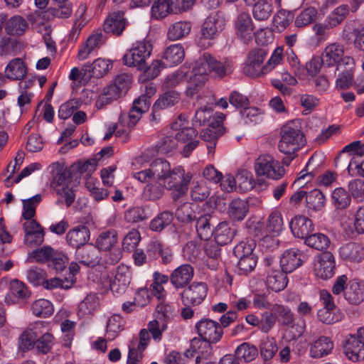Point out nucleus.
Instances as JSON below:
<instances>
[{
  "label": "nucleus",
  "instance_id": "f257e3e1",
  "mask_svg": "<svg viewBox=\"0 0 364 364\" xmlns=\"http://www.w3.org/2000/svg\"><path fill=\"white\" fill-rule=\"evenodd\" d=\"M280 135L278 148L286 155L294 154L306 144V139L299 120H291L283 125Z\"/></svg>",
  "mask_w": 364,
  "mask_h": 364
},
{
  "label": "nucleus",
  "instance_id": "f03ea898",
  "mask_svg": "<svg viewBox=\"0 0 364 364\" xmlns=\"http://www.w3.org/2000/svg\"><path fill=\"white\" fill-rule=\"evenodd\" d=\"M152 51V46L147 41H138L134 43L123 55V63L129 67L136 68L142 71L146 67V61Z\"/></svg>",
  "mask_w": 364,
  "mask_h": 364
},
{
  "label": "nucleus",
  "instance_id": "7ed1b4c3",
  "mask_svg": "<svg viewBox=\"0 0 364 364\" xmlns=\"http://www.w3.org/2000/svg\"><path fill=\"white\" fill-rule=\"evenodd\" d=\"M191 178L190 173H186L182 167H176L171 168V173L164 177L162 183L166 189L173 191L172 198L176 200L187 192Z\"/></svg>",
  "mask_w": 364,
  "mask_h": 364
},
{
  "label": "nucleus",
  "instance_id": "20e7f679",
  "mask_svg": "<svg viewBox=\"0 0 364 364\" xmlns=\"http://www.w3.org/2000/svg\"><path fill=\"white\" fill-rule=\"evenodd\" d=\"M193 72L206 76L208 73L215 77H223L228 74L229 64L218 61L209 53H204L196 61L192 69Z\"/></svg>",
  "mask_w": 364,
  "mask_h": 364
},
{
  "label": "nucleus",
  "instance_id": "39448f33",
  "mask_svg": "<svg viewBox=\"0 0 364 364\" xmlns=\"http://www.w3.org/2000/svg\"><path fill=\"white\" fill-rule=\"evenodd\" d=\"M196 329L203 344L208 348L210 344L216 343L221 340L223 330L219 323L210 318H202L196 323Z\"/></svg>",
  "mask_w": 364,
  "mask_h": 364
},
{
  "label": "nucleus",
  "instance_id": "423d86ee",
  "mask_svg": "<svg viewBox=\"0 0 364 364\" xmlns=\"http://www.w3.org/2000/svg\"><path fill=\"white\" fill-rule=\"evenodd\" d=\"M255 168L258 176H264L274 180L280 179L285 173L279 162L269 154L259 156L255 161Z\"/></svg>",
  "mask_w": 364,
  "mask_h": 364
},
{
  "label": "nucleus",
  "instance_id": "0eeeda50",
  "mask_svg": "<svg viewBox=\"0 0 364 364\" xmlns=\"http://www.w3.org/2000/svg\"><path fill=\"white\" fill-rule=\"evenodd\" d=\"M267 55L265 48L252 49L247 55L243 73L252 78L260 77L265 75L262 63Z\"/></svg>",
  "mask_w": 364,
  "mask_h": 364
},
{
  "label": "nucleus",
  "instance_id": "6e6552de",
  "mask_svg": "<svg viewBox=\"0 0 364 364\" xmlns=\"http://www.w3.org/2000/svg\"><path fill=\"white\" fill-rule=\"evenodd\" d=\"M208 286L204 282H193L181 293L183 305L198 306L207 296Z\"/></svg>",
  "mask_w": 364,
  "mask_h": 364
},
{
  "label": "nucleus",
  "instance_id": "1a4fd4ad",
  "mask_svg": "<svg viewBox=\"0 0 364 364\" xmlns=\"http://www.w3.org/2000/svg\"><path fill=\"white\" fill-rule=\"evenodd\" d=\"M225 26V18L223 12L211 14L202 26V36L205 39H214L224 30Z\"/></svg>",
  "mask_w": 364,
  "mask_h": 364
},
{
  "label": "nucleus",
  "instance_id": "9d476101",
  "mask_svg": "<svg viewBox=\"0 0 364 364\" xmlns=\"http://www.w3.org/2000/svg\"><path fill=\"white\" fill-rule=\"evenodd\" d=\"M347 56H344V47L338 43H331L328 45L324 50L321 62L323 65L328 67L336 65V70L340 71L346 65L343 59Z\"/></svg>",
  "mask_w": 364,
  "mask_h": 364
},
{
  "label": "nucleus",
  "instance_id": "9b49d317",
  "mask_svg": "<svg viewBox=\"0 0 364 364\" xmlns=\"http://www.w3.org/2000/svg\"><path fill=\"white\" fill-rule=\"evenodd\" d=\"M24 244L33 247L41 245L44 241L45 232L41 225L35 220L23 223Z\"/></svg>",
  "mask_w": 364,
  "mask_h": 364
},
{
  "label": "nucleus",
  "instance_id": "f8f14e48",
  "mask_svg": "<svg viewBox=\"0 0 364 364\" xmlns=\"http://www.w3.org/2000/svg\"><path fill=\"white\" fill-rule=\"evenodd\" d=\"M75 256L79 263L90 267L99 264L101 259L100 252L96 245L90 243L76 250Z\"/></svg>",
  "mask_w": 364,
  "mask_h": 364
},
{
  "label": "nucleus",
  "instance_id": "ddd939ff",
  "mask_svg": "<svg viewBox=\"0 0 364 364\" xmlns=\"http://www.w3.org/2000/svg\"><path fill=\"white\" fill-rule=\"evenodd\" d=\"M305 259L306 256L299 250H287L280 259L282 270L286 274L291 273L303 264Z\"/></svg>",
  "mask_w": 364,
  "mask_h": 364
},
{
  "label": "nucleus",
  "instance_id": "4468645a",
  "mask_svg": "<svg viewBox=\"0 0 364 364\" xmlns=\"http://www.w3.org/2000/svg\"><path fill=\"white\" fill-rule=\"evenodd\" d=\"M335 259L331 252H324L320 257L317 264H315L316 276L322 279L331 278L335 274Z\"/></svg>",
  "mask_w": 364,
  "mask_h": 364
},
{
  "label": "nucleus",
  "instance_id": "2eb2a0df",
  "mask_svg": "<svg viewBox=\"0 0 364 364\" xmlns=\"http://www.w3.org/2000/svg\"><path fill=\"white\" fill-rule=\"evenodd\" d=\"M132 280L131 269L124 264L117 267L114 279L110 283L112 292L121 294L125 292Z\"/></svg>",
  "mask_w": 364,
  "mask_h": 364
},
{
  "label": "nucleus",
  "instance_id": "dca6fc26",
  "mask_svg": "<svg viewBox=\"0 0 364 364\" xmlns=\"http://www.w3.org/2000/svg\"><path fill=\"white\" fill-rule=\"evenodd\" d=\"M90 231L87 226L81 225L70 229L66 234L65 240L69 246L76 250L88 243Z\"/></svg>",
  "mask_w": 364,
  "mask_h": 364
},
{
  "label": "nucleus",
  "instance_id": "f3484780",
  "mask_svg": "<svg viewBox=\"0 0 364 364\" xmlns=\"http://www.w3.org/2000/svg\"><path fill=\"white\" fill-rule=\"evenodd\" d=\"M112 64L107 60L97 58L92 64H85L82 68V80H89L92 77L100 78L112 68Z\"/></svg>",
  "mask_w": 364,
  "mask_h": 364
},
{
  "label": "nucleus",
  "instance_id": "a211bd4d",
  "mask_svg": "<svg viewBox=\"0 0 364 364\" xmlns=\"http://www.w3.org/2000/svg\"><path fill=\"white\" fill-rule=\"evenodd\" d=\"M292 234L301 239H306L314 231L311 220L304 215H296L289 223Z\"/></svg>",
  "mask_w": 364,
  "mask_h": 364
},
{
  "label": "nucleus",
  "instance_id": "6ab92c4d",
  "mask_svg": "<svg viewBox=\"0 0 364 364\" xmlns=\"http://www.w3.org/2000/svg\"><path fill=\"white\" fill-rule=\"evenodd\" d=\"M151 105V98L146 95H141L134 100L129 113V127H134L140 119L143 113L147 112Z\"/></svg>",
  "mask_w": 364,
  "mask_h": 364
},
{
  "label": "nucleus",
  "instance_id": "aec40b11",
  "mask_svg": "<svg viewBox=\"0 0 364 364\" xmlns=\"http://www.w3.org/2000/svg\"><path fill=\"white\" fill-rule=\"evenodd\" d=\"M235 28L237 36L245 43H248L252 40L253 23L249 14L242 12L238 15Z\"/></svg>",
  "mask_w": 364,
  "mask_h": 364
},
{
  "label": "nucleus",
  "instance_id": "412c9836",
  "mask_svg": "<svg viewBox=\"0 0 364 364\" xmlns=\"http://www.w3.org/2000/svg\"><path fill=\"white\" fill-rule=\"evenodd\" d=\"M193 277V268L190 264H183L175 269L170 275V282L176 289L184 288Z\"/></svg>",
  "mask_w": 364,
  "mask_h": 364
},
{
  "label": "nucleus",
  "instance_id": "4be33fe9",
  "mask_svg": "<svg viewBox=\"0 0 364 364\" xmlns=\"http://www.w3.org/2000/svg\"><path fill=\"white\" fill-rule=\"evenodd\" d=\"M348 358L353 362L364 360V345L355 334L350 335L343 345Z\"/></svg>",
  "mask_w": 364,
  "mask_h": 364
},
{
  "label": "nucleus",
  "instance_id": "5701e85b",
  "mask_svg": "<svg viewBox=\"0 0 364 364\" xmlns=\"http://www.w3.org/2000/svg\"><path fill=\"white\" fill-rule=\"evenodd\" d=\"M122 11L114 12L110 14L103 24L105 33H112L117 36H120L127 25V19Z\"/></svg>",
  "mask_w": 364,
  "mask_h": 364
},
{
  "label": "nucleus",
  "instance_id": "b1692460",
  "mask_svg": "<svg viewBox=\"0 0 364 364\" xmlns=\"http://www.w3.org/2000/svg\"><path fill=\"white\" fill-rule=\"evenodd\" d=\"M180 99V93L175 90H168L161 94L152 107L151 120L156 119L159 111L174 106Z\"/></svg>",
  "mask_w": 364,
  "mask_h": 364
},
{
  "label": "nucleus",
  "instance_id": "393cba45",
  "mask_svg": "<svg viewBox=\"0 0 364 364\" xmlns=\"http://www.w3.org/2000/svg\"><path fill=\"white\" fill-rule=\"evenodd\" d=\"M333 343L329 337L321 336L309 344V355L313 358H321L330 354Z\"/></svg>",
  "mask_w": 364,
  "mask_h": 364
},
{
  "label": "nucleus",
  "instance_id": "a878e982",
  "mask_svg": "<svg viewBox=\"0 0 364 364\" xmlns=\"http://www.w3.org/2000/svg\"><path fill=\"white\" fill-rule=\"evenodd\" d=\"M345 67L342 68L336 81V87L339 90L349 88L353 82V73L354 70V59L351 57H346L343 59Z\"/></svg>",
  "mask_w": 364,
  "mask_h": 364
},
{
  "label": "nucleus",
  "instance_id": "bb28decb",
  "mask_svg": "<svg viewBox=\"0 0 364 364\" xmlns=\"http://www.w3.org/2000/svg\"><path fill=\"white\" fill-rule=\"evenodd\" d=\"M237 232V229L233 224L227 221L220 223L214 229L213 235L214 239L220 245L230 243Z\"/></svg>",
  "mask_w": 364,
  "mask_h": 364
},
{
  "label": "nucleus",
  "instance_id": "cd10ccee",
  "mask_svg": "<svg viewBox=\"0 0 364 364\" xmlns=\"http://www.w3.org/2000/svg\"><path fill=\"white\" fill-rule=\"evenodd\" d=\"M344 298L350 304H360L364 301V284L355 279L348 281Z\"/></svg>",
  "mask_w": 364,
  "mask_h": 364
},
{
  "label": "nucleus",
  "instance_id": "c85d7f7f",
  "mask_svg": "<svg viewBox=\"0 0 364 364\" xmlns=\"http://www.w3.org/2000/svg\"><path fill=\"white\" fill-rule=\"evenodd\" d=\"M250 201L244 199L236 198L228 205V214L232 221H242L249 212Z\"/></svg>",
  "mask_w": 364,
  "mask_h": 364
},
{
  "label": "nucleus",
  "instance_id": "c756f323",
  "mask_svg": "<svg viewBox=\"0 0 364 364\" xmlns=\"http://www.w3.org/2000/svg\"><path fill=\"white\" fill-rule=\"evenodd\" d=\"M196 230L198 237L201 240H208L214 231L213 226L215 222L213 218L210 213H205L196 219Z\"/></svg>",
  "mask_w": 364,
  "mask_h": 364
},
{
  "label": "nucleus",
  "instance_id": "7c9ffc66",
  "mask_svg": "<svg viewBox=\"0 0 364 364\" xmlns=\"http://www.w3.org/2000/svg\"><path fill=\"white\" fill-rule=\"evenodd\" d=\"M341 257L348 262H360L364 257V248L358 243L350 242L340 248Z\"/></svg>",
  "mask_w": 364,
  "mask_h": 364
},
{
  "label": "nucleus",
  "instance_id": "2f4dec72",
  "mask_svg": "<svg viewBox=\"0 0 364 364\" xmlns=\"http://www.w3.org/2000/svg\"><path fill=\"white\" fill-rule=\"evenodd\" d=\"M184 56V49L181 44L170 46L165 50L162 56L164 66H175L183 60Z\"/></svg>",
  "mask_w": 364,
  "mask_h": 364
},
{
  "label": "nucleus",
  "instance_id": "473e14b6",
  "mask_svg": "<svg viewBox=\"0 0 364 364\" xmlns=\"http://www.w3.org/2000/svg\"><path fill=\"white\" fill-rule=\"evenodd\" d=\"M118 242V234L115 230L111 229L100 233L95 241V245L100 250H111Z\"/></svg>",
  "mask_w": 364,
  "mask_h": 364
},
{
  "label": "nucleus",
  "instance_id": "72a5a7b5",
  "mask_svg": "<svg viewBox=\"0 0 364 364\" xmlns=\"http://www.w3.org/2000/svg\"><path fill=\"white\" fill-rule=\"evenodd\" d=\"M4 29L9 35L21 36L28 29V24L26 19L18 15L6 19Z\"/></svg>",
  "mask_w": 364,
  "mask_h": 364
},
{
  "label": "nucleus",
  "instance_id": "f704fd0d",
  "mask_svg": "<svg viewBox=\"0 0 364 364\" xmlns=\"http://www.w3.org/2000/svg\"><path fill=\"white\" fill-rule=\"evenodd\" d=\"M5 73L10 80H21L27 73V68L21 58H14L7 65Z\"/></svg>",
  "mask_w": 364,
  "mask_h": 364
},
{
  "label": "nucleus",
  "instance_id": "c9c22d12",
  "mask_svg": "<svg viewBox=\"0 0 364 364\" xmlns=\"http://www.w3.org/2000/svg\"><path fill=\"white\" fill-rule=\"evenodd\" d=\"M207 80V76L198 74L190 70L186 82L188 83L186 93L188 96L192 97L197 94L204 86Z\"/></svg>",
  "mask_w": 364,
  "mask_h": 364
},
{
  "label": "nucleus",
  "instance_id": "e433bc0d",
  "mask_svg": "<svg viewBox=\"0 0 364 364\" xmlns=\"http://www.w3.org/2000/svg\"><path fill=\"white\" fill-rule=\"evenodd\" d=\"M149 171L154 180L162 181L164 177L171 171L168 161L163 159L154 160L149 166Z\"/></svg>",
  "mask_w": 364,
  "mask_h": 364
},
{
  "label": "nucleus",
  "instance_id": "4c0bfd02",
  "mask_svg": "<svg viewBox=\"0 0 364 364\" xmlns=\"http://www.w3.org/2000/svg\"><path fill=\"white\" fill-rule=\"evenodd\" d=\"M272 311L274 313L277 319L282 326L294 327L295 318L291 309L285 306L275 304Z\"/></svg>",
  "mask_w": 364,
  "mask_h": 364
},
{
  "label": "nucleus",
  "instance_id": "58836bf2",
  "mask_svg": "<svg viewBox=\"0 0 364 364\" xmlns=\"http://www.w3.org/2000/svg\"><path fill=\"white\" fill-rule=\"evenodd\" d=\"M174 216L181 223L188 224L196 220V215L194 210V205L191 203H183L176 210Z\"/></svg>",
  "mask_w": 364,
  "mask_h": 364
},
{
  "label": "nucleus",
  "instance_id": "ea45409f",
  "mask_svg": "<svg viewBox=\"0 0 364 364\" xmlns=\"http://www.w3.org/2000/svg\"><path fill=\"white\" fill-rule=\"evenodd\" d=\"M273 13V6L271 1L259 0L253 5L252 15L257 21H266Z\"/></svg>",
  "mask_w": 364,
  "mask_h": 364
},
{
  "label": "nucleus",
  "instance_id": "a19ab883",
  "mask_svg": "<svg viewBox=\"0 0 364 364\" xmlns=\"http://www.w3.org/2000/svg\"><path fill=\"white\" fill-rule=\"evenodd\" d=\"M287 277L283 271L273 270L267 277V287L274 291L283 290L287 285Z\"/></svg>",
  "mask_w": 364,
  "mask_h": 364
},
{
  "label": "nucleus",
  "instance_id": "79ce46f5",
  "mask_svg": "<svg viewBox=\"0 0 364 364\" xmlns=\"http://www.w3.org/2000/svg\"><path fill=\"white\" fill-rule=\"evenodd\" d=\"M191 30V24L188 21H178L172 23L168 30L167 36L171 41L179 40L187 36Z\"/></svg>",
  "mask_w": 364,
  "mask_h": 364
},
{
  "label": "nucleus",
  "instance_id": "37998d69",
  "mask_svg": "<svg viewBox=\"0 0 364 364\" xmlns=\"http://www.w3.org/2000/svg\"><path fill=\"white\" fill-rule=\"evenodd\" d=\"M122 96V94L112 84L105 87L101 95L98 97L95 106L97 109H102L105 105L111 103Z\"/></svg>",
  "mask_w": 364,
  "mask_h": 364
},
{
  "label": "nucleus",
  "instance_id": "c03bdc74",
  "mask_svg": "<svg viewBox=\"0 0 364 364\" xmlns=\"http://www.w3.org/2000/svg\"><path fill=\"white\" fill-rule=\"evenodd\" d=\"M306 207L314 211L322 210L326 205V198L323 193L318 190L314 189L307 193L306 196Z\"/></svg>",
  "mask_w": 364,
  "mask_h": 364
},
{
  "label": "nucleus",
  "instance_id": "a18cd8bd",
  "mask_svg": "<svg viewBox=\"0 0 364 364\" xmlns=\"http://www.w3.org/2000/svg\"><path fill=\"white\" fill-rule=\"evenodd\" d=\"M48 262V267L53 269L56 272H61L65 270L69 264V257L67 255L60 250H53Z\"/></svg>",
  "mask_w": 364,
  "mask_h": 364
},
{
  "label": "nucleus",
  "instance_id": "49530a36",
  "mask_svg": "<svg viewBox=\"0 0 364 364\" xmlns=\"http://www.w3.org/2000/svg\"><path fill=\"white\" fill-rule=\"evenodd\" d=\"M173 218L172 212L163 211L151 221L149 228L155 232H161L172 223Z\"/></svg>",
  "mask_w": 364,
  "mask_h": 364
},
{
  "label": "nucleus",
  "instance_id": "de8ad7c7",
  "mask_svg": "<svg viewBox=\"0 0 364 364\" xmlns=\"http://www.w3.org/2000/svg\"><path fill=\"white\" fill-rule=\"evenodd\" d=\"M332 203L338 210L346 209L350 204L351 196L343 188H335L331 194Z\"/></svg>",
  "mask_w": 364,
  "mask_h": 364
},
{
  "label": "nucleus",
  "instance_id": "09e8293b",
  "mask_svg": "<svg viewBox=\"0 0 364 364\" xmlns=\"http://www.w3.org/2000/svg\"><path fill=\"white\" fill-rule=\"evenodd\" d=\"M164 188L162 181L152 178L144 188L143 196L147 200H155L164 195Z\"/></svg>",
  "mask_w": 364,
  "mask_h": 364
},
{
  "label": "nucleus",
  "instance_id": "8fccbe9b",
  "mask_svg": "<svg viewBox=\"0 0 364 364\" xmlns=\"http://www.w3.org/2000/svg\"><path fill=\"white\" fill-rule=\"evenodd\" d=\"M32 313L38 317L46 318L53 314V306L47 299H38L31 305Z\"/></svg>",
  "mask_w": 364,
  "mask_h": 364
},
{
  "label": "nucleus",
  "instance_id": "3c124183",
  "mask_svg": "<svg viewBox=\"0 0 364 364\" xmlns=\"http://www.w3.org/2000/svg\"><path fill=\"white\" fill-rule=\"evenodd\" d=\"M305 244L318 250L327 249L330 245L329 238L322 233H310L305 239Z\"/></svg>",
  "mask_w": 364,
  "mask_h": 364
},
{
  "label": "nucleus",
  "instance_id": "603ef678",
  "mask_svg": "<svg viewBox=\"0 0 364 364\" xmlns=\"http://www.w3.org/2000/svg\"><path fill=\"white\" fill-rule=\"evenodd\" d=\"M235 354L237 358L242 359L245 362H251L258 355V350L252 344L243 343L237 348Z\"/></svg>",
  "mask_w": 364,
  "mask_h": 364
},
{
  "label": "nucleus",
  "instance_id": "864d4df0",
  "mask_svg": "<svg viewBox=\"0 0 364 364\" xmlns=\"http://www.w3.org/2000/svg\"><path fill=\"white\" fill-rule=\"evenodd\" d=\"M169 0H156L151 7L152 17L156 19H162L170 13L173 12Z\"/></svg>",
  "mask_w": 364,
  "mask_h": 364
},
{
  "label": "nucleus",
  "instance_id": "5fc2aeb1",
  "mask_svg": "<svg viewBox=\"0 0 364 364\" xmlns=\"http://www.w3.org/2000/svg\"><path fill=\"white\" fill-rule=\"evenodd\" d=\"M97 306V297L95 294H89L79 304L77 314L80 317L91 315L95 311Z\"/></svg>",
  "mask_w": 364,
  "mask_h": 364
},
{
  "label": "nucleus",
  "instance_id": "6e6d98bb",
  "mask_svg": "<svg viewBox=\"0 0 364 364\" xmlns=\"http://www.w3.org/2000/svg\"><path fill=\"white\" fill-rule=\"evenodd\" d=\"M53 248L49 245L37 248L28 253V260L38 263L47 264L49 261L50 255H52Z\"/></svg>",
  "mask_w": 364,
  "mask_h": 364
},
{
  "label": "nucleus",
  "instance_id": "4d7b16f0",
  "mask_svg": "<svg viewBox=\"0 0 364 364\" xmlns=\"http://www.w3.org/2000/svg\"><path fill=\"white\" fill-rule=\"evenodd\" d=\"M41 195L36 194L28 199L22 200L23 210L22 217L25 220L30 221L35 216L36 208L41 201Z\"/></svg>",
  "mask_w": 364,
  "mask_h": 364
},
{
  "label": "nucleus",
  "instance_id": "13d9d810",
  "mask_svg": "<svg viewBox=\"0 0 364 364\" xmlns=\"http://www.w3.org/2000/svg\"><path fill=\"white\" fill-rule=\"evenodd\" d=\"M294 15L286 10H279L274 16L273 23L277 32H282L292 22Z\"/></svg>",
  "mask_w": 364,
  "mask_h": 364
},
{
  "label": "nucleus",
  "instance_id": "bf43d9fd",
  "mask_svg": "<svg viewBox=\"0 0 364 364\" xmlns=\"http://www.w3.org/2000/svg\"><path fill=\"white\" fill-rule=\"evenodd\" d=\"M150 217L149 209L145 207H134L127 210L124 218L128 223H138Z\"/></svg>",
  "mask_w": 364,
  "mask_h": 364
},
{
  "label": "nucleus",
  "instance_id": "052dcab7",
  "mask_svg": "<svg viewBox=\"0 0 364 364\" xmlns=\"http://www.w3.org/2000/svg\"><path fill=\"white\" fill-rule=\"evenodd\" d=\"M317 10L314 7H308L302 10L295 19L296 27H304L314 23L317 17Z\"/></svg>",
  "mask_w": 364,
  "mask_h": 364
},
{
  "label": "nucleus",
  "instance_id": "680f3d73",
  "mask_svg": "<svg viewBox=\"0 0 364 364\" xmlns=\"http://www.w3.org/2000/svg\"><path fill=\"white\" fill-rule=\"evenodd\" d=\"M181 124L178 122L173 124V128L175 129H178L179 131L176 134V137L178 141L186 144V142L194 140L197 138L198 131L193 127H183L180 128Z\"/></svg>",
  "mask_w": 364,
  "mask_h": 364
},
{
  "label": "nucleus",
  "instance_id": "e2e57ef3",
  "mask_svg": "<svg viewBox=\"0 0 364 364\" xmlns=\"http://www.w3.org/2000/svg\"><path fill=\"white\" fill-rule=\"evenodd\" d=\"M37 335L32 329L23 331L18 338V348L26 352L36 346Z\"/></svg>",
  "mask_w": 364,
  "mask_h": 364
},
{
  "label": "nucleus",
  "instance_id": "0e129e2a",
  "mask_svg": "<svg viewBox=\"0 0 364 364\" xmlns=\"http://www.w3.org/2000/svg\"><path fill=\"white\" fill-rule=\"evenodd\" d=\"M283 227V220L279 211H274L270 213L267 222V231L269 233L279 235Z\"/></svg>",
  "mask_w": 364,
  "mask_h": 364
},
{
  "label": "nucleus",
  "instance_id": "69168bd1",
  "mask_svg": "<svg viewBox=\"0 0 364 364\" xmlns=\"http://www.w3.org/2000/svg\"><path fill=\"white\" fill-rule=\"evenodd\" d=\"M349 6L341 5L337 7L326 18L330 27H336L339 25L348 16Z\"/></svg>",
  "mask_w": 364,
  "mask_h": 364
},
{
  "label": "nucleus",
  "instance_id": "338daca9",
  "mask_svg": "<svg viewBox=\"0 0 364 364\" xmlns=\"http://www.w3.org/2000/svg\"><path fill=\"white\" fill-rule=\"evenodd\" d=\"M259 348L260 355L264 360L272 359L278 350L275 341L268 338L262 341Z\"/></svg>",
  "mask_w": 364,
  "mask_h": 364
},
{
  "label": "nucleus",
  "instance_id": "774afa93",
  "mask_svg": "<svg viewBox=\"0 0 364 364\" xmlns=\"http://www.w3.org/2000/svg\"><path fill=\"white\" fill-rule=\"evenodd\" d=\"M122 329V320L119 315H113L108 319L107 334L109 340L114 339Z\"/></svg>",
  "mask_w": 364,
  "mask_h": 364
}]
</instances>
